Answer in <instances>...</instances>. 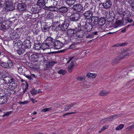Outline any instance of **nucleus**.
Masks as SVG:
<instances>
[{
  "mask_svg": "<svg viewBox=\"0 0 134 134\" xmlns=\"http://www.w3.org/2000/svg\"><path fill=\"white\" fill-rule=\"evenodd\" d=\"M127 21L128 22L131 23L133 21V20L132 18H128L127 19Z\"/></svg>",
  "mask_w": 134,
  "mask_h": 134,
  "instance_id": "obj_50",
  "label": "nucleus"
},
{
  "mask_svg": "<svg viewBox=\"0 0 134 134\" xmlns=\"http://www.w3.org/2000/svg\"><path fill=\"white\" fill-rule=\"evenodd\" d=\"M109 93V92H106L105 91L102 90L99 93V94L101 96H105Z\"/></svg>",
  "mask_w": 134,
  "mask_h": 134,
  "instance_id": "obj_29",
  "label": "nucleus"
},
{
  "mask_svg": "<svg viewBox=\"0 0 134 134\" xmlns=\"http://www.w3.org/2000/svg\"><path fill=\"white\" fill-rule=\"evenodd\" d=\"M80 17V13L76 12H72L70 16V19L71 21L76 22L79 20Z\"/></svg>",
  "mask_w": 134,
  "mask_h": 134,
  "instance_id": "obj_4",
  "label": "nucleus"
},
{
  "mask_svg": "<svg viewBox=\"0 0 134 134\" xmlns=\"http://www.w3.org/2000/svg\"><path fill=\"white\" fill-rule=\"evenodd\" d=\"M37 5L40 7L44 6V0H38L37 3Z\"/></svg>",
  "mask_w": 134,
  "mask_h": 134,
  "instance_id": "obj_25",
  "label": "nucleus"
},
{
  "mask_svg": "<svg viewBox=\"0 0 134 134\" xmlns=\"http://www.w3.org/2000/svg\"><path fill=\"white\" fill-rule=\"evenodd\" d=\"M133 80H134V79H133L132 80H130V81L128 83H126V86H130L131 84V82H132L133 81Z\"/></svg>",
  "mask_w": 134,
  "mask_h": 134,
  "instance_id": "obj_46",
  "label": "nucleus"
},
{
  "mask_svg": "<svg viewBox=\"0 0 134 134\" xmlns=\"http://www.w3.org/2000/svg\"><path fill=\"white\" fill-rule=\"evenodd\" d=\"M112 2L110 0H106L103 3H100L99 4V6H103L101 8H104L106 9H108L111 7L112 5Z\"/></svg>",
  "mask_w": 134,
  "mask_h": 134,
  "instance_id": "obj_5",
  "label": "nucleus"
},
{
  "mask_svg": "<svg viewBox=\"0 0 134 134\" xmlns=\"http://www.w3.org/2000/svg\"><path fill=\"white\" fill-rule=\"evenodd\" d=\"M11 37L12 38H13L14 39H16L17 38V35H11Z\"/></svg>",
  "mask_w": 134,
  "mask_h": 134,
  "instance_id": "obj_49",
  "label": "nucleus"
},
{
  "mask_svg": "<svg viewBox=\"0 0 134 134\" xmlns=\"http://www.w3.org/2000/svg\"><path fill=\"white\" fill-rule=\"evenodd\" d=\"M1 27L4 29H7L6 25H4V24H3L1 25Z\"/></svg>",
  "mask_w": 134,
  "mask_h": 134,
  "instance_id": "obj_52",
  "label": "nucleus"
},
{
  "mask_svg": "<svg viewBox=\"0 0 134 134\" xmlns=\"http://www.w3.org/2000/svg\"><path fill=\"white\" fill-rule=\"evenodd\" d=\"M26 77L28 79H32V78H31V77L30 76H29V75H26Z\"/></svg>",
  "mask_w": 134,
  "mask_h": 134,
  "instance_id": "obj_62",
  "label": "nucleus"
},
{
  "mask_svg": "<svg viewBox=\"0 0 134 134\" xmlns=\"http://www.w3.org/2000/svg\"><path fill=\"white\" fill-rule=\"evenodd\" d=\"M75 44H72L70 45L69 47V49H71L75 48Z\"/></svg>",
  "mask_w": 134,
  "mask_h": 134,
  "instance_id": "obj_48",
  "label": "nucleus"
},
{
  "mask_svg": "<svg viewBox=\"0 0 134 134\" xmlns=\"http://www.w3.org/2000/svg\"><path fill=\"white\" fill-rule=\"evenodd\" d=\"M82 41V40H80V39H79L78 40H77L76 41L77 42L76 43H81Z\"/></svg>",
  "mask_w": 134,
  "mask_h": 134,
  "instance_id": "obj_64",
  "label": "nucleus"
},
{
  "mask_svg": "<svg viewBox=\"0 0 134 134\" xmlns=\"http://www.w3.org/2000/svg\"><path fill=\"white\" fill-rule=\"evenodd\" d=\"M76 104V102H74L71 103L70 104L68 105L65 106V107L64 108L63 111H65L68 110L70 108L72 107L74 105H75Z\"/></svg>",
  "mask_w": 134,
  "mask_h": 134,
  "instance_id": "obj_20",
  "label": "nucleus"
},
{
  "mask_svg": "<svg viewBox=\"0 0 134 134\" xmlns=\"http://www.w3.org/2000/svg\"><path fill=\"white\" fill-rule=\"evenodd\" d=\"M105 123H107L109 122V121H111L110 120L109 117H107L105 119H103Z\"/></svg>",
  "mask_w": 134,
  "mask_h": 134,
  "instance_id": "obj_43",
  "label": "nucleus"
},
{
  "mask_svg": "<svg viewBox=\"0 0 134 134\" xmlns=\"http://www.w3.org/2000/svg\"><path fill=\"white\" fill-rule=\"evenodd\" d=\"M89 21L95 27L96 25L98 24L99 18L97 16H93Z\"/></svg>",
  "mask_w": 134,
  "mask_h": 134,
  "instance_id": "obj_8",
  "label": "nucleus"
},
{
  "mask_svg": "<svg viewBox=\"0 0 134 134\" xmlns=\"http://www.w3.org/2000/svg\"><path fill=\"white\" fill-rule=\"evenodd\" d=\"M66 50V49H64L62 50H59V53H63L65 52Z\"/></svg>",
  "mask_w": 134,
  "mask_h": 134,
  "instance_id": "obj_58",
  "label": "nucleus"
},
{
  "mask_svg": "<svg viewBox=\"0 0 134 134\" xmlns=\"http://www.w3.org/2000/svg\"><path fill=\"white\" fill-rule=\"evenodd\" d=\"M54 6V5L53 6H51L49 7L45 6L44 8V9L45 10L51 11H56L57 9Z\"/></svg>",
  "mask_w": 134,
  "mask_h": 134,
  "instance_id": "obj_18",
  "label": "nucleus"
},
{
  "mask_svg": "<svg viewBox=\"0 0 134 134\" xmlns=\"http://www.w3.org/2000/svg\"><path fill=\"white\" fill-rule=\"evenodd\" d=\"M76 29H68L66 31V33L69 36H74L76 34Z\"/></svg>",
  "mask_w": 134,
  "mask_h": 134,
  "instance_id": "obj_12",
  "label": "nucleus"
},
{
  "mask_svg": "<svg viewBox=\"0 0 134 134\" xmlns=\"http://www.w3.org/2000/svg\"><path fill=\"white\" fill-rule=\"evenodd\" d=\"M86 76L89 78L93 79L95 78L96 75V74L91 73H88L87 74Z\"/></svg>",
  "mask_w": 134,
  "mask_h": 134,
  "instance_id": "obj_26",
  "label": "nucleus"
},
{
  "mask_svg": "<svg viewBox=\"0 0 134 134\" xmlns=\"http://www.w3.org/2000/svg\"><path fill=\"white\" fill-rule=\"evenodd\" d=\"M107 126H105V125H104L103 126V128L102 129H103V130H104L105 129H107Z\"/></svg>",
  "mask_w": 134,
  "mask_h": 134,
  "instance_id": "obj_59",
  "label": "nucleus"
},
{
  "mask_svg": "<svg viewBox=\"0 0 134 134\" xmlns=\"http://www.w3.org/2000/svg\"><path fill=\"white\" fill-rule=\"evenodd\" d=\"M124 126V125L122 124L119 125L116 128L115 130H119L123 128Z\"/></svg>",
  "mask_w": 134,
  "mask_h": 134,
  "instance_id": "obj_32",
  "label": "nucleus"
},
{
  "mask_svg": "<svg viewBox=\"0 0 134 134\" xmlns=\"http://www.w3.org/2000/svg\"><path fill=\"white\" fill-rule=\"evenodd\" d=\"M74 66L75 64L73 61H72L67 68L69 72L71 73L72 71Z\"/></svg>",
  "mask_w": 134,
  "mask_h": 134,
  "instance_id": "obj_17",
  "label": "nucleus"
},
{
  "mask_svg": "<svg viewBox=\"0 0 134 134\" xmlns=\"http://www.w3.org/2000/svg\"><path fill=\"white\" fill-rule=\"evenodd\" d=\"M84 27L83 25L80 24L76 28V35L79 38H82L85 36L86 35L85 31L83 30Z\"/></svg>",
  "mask_w": 134,
  "mask_h": 134,
  "instance_id": "obj_3",
  "label": "nucleus"
},
{
  "mask_svg": "<svg viewBox=\"0 0 134 134\" xmlns=\"http://www.w3.org/2000/svg\"><path fill=\"white\" fill-rule=\"evenodd\" d=\"M12 111H7L6 112L5 114H4L2 116L3 117H4L6 116H8L11 113Z\"/></svg>",
  "mask_w": 134,
  "mask_h": 134,
  "instance_id": "obj_44",
  "label": "nucleus"
},
{
  "mask_svg": "<svg viewBox=\"0 0 134 134\" xmlns=\"http://www.w3.org/2000/svg\"><path fill=\"white\" fill-rule=\"evenodd\" d=\"M129 3L132 10L134 11V0H130Z\"/></svg>",
  "mask_w": 134,
  "mask_h": 134,
  "instance_id": "obj_28",
  "label": "nucleus"
},
{
  "mask_svg": "<svg viewBox=\"0 0 134 134\" xmlns=\"http://www.w3.org/2000/svg\"><path fill=\"white\" fill-rule=\"evenodd\" d=\"M85 76H80L77 78V80L78 81H82L85 80Z\"/></svg>",
  "mask_w": 134,
  "mask_h": 134,
  "instance_id": "obj_35",
  "label": "nucleus"
},
{
  "mask_svg": "<svg viewBox=\"0 0 134 134\" xmlns=\"http://www.w3.org/2000/svg\"><path fill=\"white\" fill-rule=\"evenodd\" d=\"M95 36L93 35V34H89L87 36H86V38H96V36L94 37Z\"/></svg>",
  "mask_w": 134,
  "mask_h": 134,
  "instance_id": "obj_37",
  "label": "nucleus"
},
{
  "mask_svg": "<svg viewBox=\"0 0 134 134\" xmlns=\"http://www.w3.org/2000/svg\"><path fill=\"white\" fill-rule=\"evenodd\" d=\"M76 0H65V2L69 6L74 4Z\"/></svg>",
  "mask_w": 134,
  "mask_h": 134,
  "instance_id": "obj_23",
  "label": "nucleus"
},
{
  "mask_svg": "<svg viewBox=\"0 0 134 134\" xmlns=\"http://www.w3.org/2000/svg\"><path fill=\"white\" fill-rule=\"evenodd\" d=\"M74 58V57H72L70 58H69V60L66 63V64H68Z\"/></svg>",
  "mask_w": 134,
  "mask_h": 134,
  "instance_id": "obj_56",
  "label": "nucleus"
},
{
  "mask_svg": "<svg viewBox=\"0 0 134 134\" xmlns=\"http://www.w3.org/2000/svg\"><path fill=\"white\" fill-rule=\"evenodd\" d=\"M6 74V72H4L3 73V74H2V73H1L0 75H1L2 77L3 78H5V79L7 80V81L8 82L9 81V79L10 78V77H7L5 75V74Z\"/></svg>",
  "mask_w": 134,
  "mask_h": 134,
  "instance_id": "obj_31",
  "label": "nucleus"
},
{
  "mask_svg": "<svg viewBox=\"0 0 134 134\" xmlns=\"http://www.w3.org/2000/svg\"><path fill=\"white\" fill-rule=\"evenodd\" d=\"M59 41L58 40L55 41L54 44V49H58Z\"/></svg>",
  "mask_w": 134,
  "mask_h": 134,
  "instance_id": "obj_34",
  "label": "nucleus"
},
{
  "mask_svg": "<svg viewBox=\"0 0 134 134\" xmlns=\"http://www.w3.org/2000/svg\"><path fill=\"white\" fill-rule=\"evenodd\" d=\"M108 21L109 22H112L114 19L115 18L112 16L108 15L107 17Z\"/></svg>",
  "mask_w": 134,
  "mask_h": 134,
  "instance_id": "obj_27",
  "label": "nucleus"
},
{
  "mask_svg": "<svg viewBox=\"0 0 134 134\" xmlns=\"http://www.w3.org/2000/svg\"><path fill=\"white\" fill-rule=\"evenodd\" d=\"M0 65L5 68H8V63L5 62L0 63Z\"/></svg>",
  "mask_w": 134,
  "mask_h": 134,
  "instance_id": "obj_30",
  "label": "nucleus"
},
{
  "mask_svg": "<svg viewBox=\"0 0 134 134\" xmlns=\"http://www.w3.org/2000/svg\"><path fill=\"white\" fill-rule=\"evenodd\" d=\"M29 102V101L27 100H26L24 102H22L21 101H20L18 102L20 104H22V105H24L27 104Z\"/></svg>",
  "mask_w": 134,
  "mask_h": 134,
  "instance_id": "obj_41",
  "label": "nucleus"
},
{
  "mask_svg": "<svg viewBox=\"0 0 134 134\" xmlns=\"http://www.w3.org/2000/svg\"><path fill=\"white\" fill-rule=\"evenodd\" d=\"M26 8V5L24 3H21L19 4L18 7V10L20 11L25 10Z\"/></svg>",
  "mask_w": 134,
  "mask_h": 134,
  "instance_id": "obj_13",
  "label": "nucleus"
},
{
  "mask_svg": "<svg viewBox=\"0 0 134 134\" xmlns=\"http://www.w3.org/2000/svg\"><path fill=\"white\" fill-rule=\"evenodd\" d=\"M67 73L66 70H64L61 69L59 70V74H62L64 75H65Z\"/></svg>",
  "mask_w": 134,
  "mask_h": 134,
  "instance_id": "obj_38",
  "label": "nucleus"
},
{
  "mask_svg": "<svg viewBox=\"0 0 134 134\" xmlns=\"http://www.w3.org/2000/svg\"><path fill=\"white\" fill-rule=\"evenodd\" d=\"M30 92L31 94L32 95H34L36 94L38 92H39V91H37L35 89H34L30 91Z\"/></svg>",
  "mask_w": 134,
  "mask_h": 134,
  "instance_id": "obj_33",
  "label": "nucleus"
},
{
  "mask_svg": "<svg viewBox=\"0 0 134 134\" xmlns=\"http://www.w3.org/2000/svg\"><path fill=\"white\" fill-rule=\"evenodd\" d=\"M38 46L39 48H36V49L37 50H40L41 49H42L43 51L47 49H49V46L45 43H43L41 47L40 45H38Z\"/></svg>",
  "mask_w": 134,
  "mask_h": 134,
  "instance_id": "obj_14",
  "label": "nucleus"
},
{
  "mask_svg": "<svg viewBox=\"0 0 134 134\" xmlns=\"http://www.w3.org/2000/svg\"><path fill=\"white\" fill-rule=\"evenodd\" d=\"M19 0H10L5 2L4 4V10L6 12L12 10L15 8V4Z\"/></svg>",
  "mask_w": 134,
  "mask_h": 134,
  "instance_id": "obj_2",
  "label": "nucleus"
},
{
  "mask_svg": "<svg viewBox=\"0 0 134 134\" xmlns=\"http://www.w3.org/2000/svg\"><path fill=\"white\" fill-rule=\"evenodd\" d=\"M100 123L101 124H104L105 123L104 122V121L103 119H102L100 121Z\"/></svg>",
  "mask_w": 134,
  "mask_h": 134,
  "instance_id": "obj_60",
  "label": "nucleus"
},
{
  "mask_svg": "<svg viewBox=\"0 0 134 134\" xmlns=\"http://www.w3.org/2000/svg\"><path fill=\"white\" fill-rule=\"evenodd\" d=\"M7 97L6 96H2L0 97V104H2L5 103L7 100Z\"/></svg>",
  "mask_w": 134,
  "mask_h": 134,
  "instance_id": "obj_21",
  "label": "nucleus"
},
{
  "mask_svg": "<svg viewBox=\"0 0 134 134\" xmlns=\"http://www.w3.org/2000/svg\"><path fill=\"white\" fill-rule=\"evenodd\" d=\"M122 114H116V115H111L109 116V117L110 120L111 121L113 119H114L116 118L121 116Z\"/></svg>",
  "mask_w": 134,
  "mask_h": 134,
  "instance_id": "obj_24",
  "label": "nucleus"
},
{
  "mask_svg": "<svg viewBox=\"0 0 134 134\" xmlns=\"http://www.w3.org/2000/svg\"><path fill=\"white\" fill-rule=\"evenodd\" d=\"M133 128H132V127H131V126H130L127 127V129L129 131H130Z\"/></svg>",
  "mask_w": 134,
  "mask_h": 134,
  "instance_id": "obj_57",
  "label": "nucleus"
},
{
  "mask_svg": "<svg viewBox=\"0 0 134 134\" xmlns=\"http://www.w3.org/2000/svg\"><path fill=\"white\" fill-rule=\"evenodd\" d=\"M59 45H60V47H59V49L62 47L63 46L68 43V41L66 40L64 38H63L62 37H59Z\"/></svg>",
  "mask_w": 134,
  "mask_h": 134,
  "instance_id": "obj_11",
  "label": "nucleus"
},
{
  "mask_svg": "<svg viewBox=\"0 0 134 134\" xmlns=\"http://www.w3.org/2000/svg\"><path fill=\"white\" fill-rule=\"evenodd\" d=\"M30 99L33 103H34L35 102H37V100H35V99H34L33 98H30Z\"/></svg>",
  "mask_w": 134,
  "mask_h": 134,
  "instance_id": "obj_53",
  "label": "nucleus"
},
{
  "mask_svg": "<svg viewBox=\"0 0 134 134\" xmlns=\"http://www.w3.org/2000/svg\"><path fill=\"white\" fill-rule=\"evenodd\" d=\"M129 55V53H126L123 55H120L119 56L116 57L114 60V63L116 64L118 63H119L120 61V60L124 58V57H126L127 58Z\"/></svg>",
  "mask_w": 134,
  "mask_h": 134,
  "instance_id": "obj_7",
  "label": "nucleus"
},
{
  "mask_svg": "<svg viewBox=\"0 0 134 134\" xmlns=\"http://www.w3.org/2000/svg\"><path fill=\"white\" fill-rule=\"evenodd\" d=\"M128 43L127 42L119 43V46H126Z\"/></svg>",
  "mask_w": 134,
  "mask_h": 134,
  "instance_id": "obj_47",
  "label": "nucleus"
},
{
  "mask_svg": "<svg viewBox=\"0 0 134 134\" xmlns=\"http://www.w3.org/2000/svg\"><path fill=\"white\" fill-rule=\"evenodd\" d=\"M47 29H48L47 28H46V27H44L43 29V30L44 32H46Z\"/></svg>",
  "mask_w": 134,
  "mask_h": 134,
  "instance_id": "obj_63",
  "label": "nucleus"
},
{
  "mask_svg": "<svg viewBox=\"0 0 134 134\" xmlns=\"http://www.w3.org/2000/svg\"><path fill=\"white\" fill-rule=\"evenodd\" d=\"M84 13L83 15L84 18L87 20H90L92 17L93 13L92 11L90 10H86Z\"/></svg>",
  "mask_w": 134,
  "mask_h": 134,
  "instance_id": "obj_9",
  "label": "nucleus"
},
{
  "mask_svg": "<svg viewBox=\"0 0 134 134\" xmlns=\"http://www.w3.org/2000/svg\"><path fill=\"white\" fill-rule=\"evenodd\" d=\"M52 109V108H45L42 110V111H43L44 112H45L46 111H50Z\"/></svg>",
  "mask_w": 134,
  "mask_h": 134,
  "instance_id": "obj_42",
  "label": "nucleus"
},
{
  "mask_svg": "<svg viewBox=\"0 0 134 134\" xmlns=\"http://www.w3.org/2000/svg\"><path fill=\"white\" fill-rule=\"evenodd\" d=\"M9 81H8L9 82V84H11L12 83L13 84L14 82H13V80L14 79L13 78H12V77H10V78H9Z\"/></svg>",
  "mask_w": 134,
  "mask_h": 134,
  "instance_id": "obj_45",
  "label": "nucleus"
},
{
  "mask_svg": "<svg viewBox=\"0 0 134 134\" xmlns=\"http://www.w3.org/2000/svg\"><path fill=\"white\" fill-rule=\"evenodd\" d=\"M74 112L69 113V114H73L76 113V110H74Z\"/></svg>",
  "mask_w": 134,
  "mask_h": 134,
  "instance_id": "obj_61",
  "label": "nucleus"
},
{
  "mask_svg": "<svg viewBox=\"0 0 134 134\" xmlns=\"http://www.w3.org/2000/svg\"><path fill=\"white\" fill-rule=\"evenodd\" d=\"M125 12L123 11H118V13L122 18L124 17L125 15Z\"/></svg>",
  "mask_w": 134,
  "mask_h": 134,
  "instance_id": "obj_36",
  "label": "nucleus"
},
{
  "mask_svg": "<svg viewBox=\"0 0 134 134\" xmlns=\"http://www.w3.org/2000/svg\"><path fill=\"white\" fill-rule=\"evenodd\" d=\"M106 20L105 18L101 17L99 19L98 25L101 26L103 25L105 23Z\"/></svg>",
  "mask_w": 134,
  "mask_h": 134,
  "instance_id": "obj_19",
  "label": "nucleus"
},
{
  "mask_svg": "<svg viewBox=\"0 0 134 134\" xmlns=\"http://www.w3.org/2000/svg\"><path fill=\"white\" fill-rule=\"evenodd\" d=\"M4 83L6 84H9V82L7 81V80L5 79L4 80Z\"/></svg>",
  "mask_w": 134,
  "mask_h": 134,
  "instance_id": "obj_54",
  "label": "nucleus"
},
{
  "mask_svg": "<svg viewBox=\"0 0 134 134\" xmlns=\"http://www.w3.org/2000/svg\"><path fill=\"white\" fill-rule=\"evenodd\" d=\"M68 26V24H67V23H65V24H64L60 26V27H59V28L61 29L60 30H61L63 31H65L66 30Z\"/></svg>",
  "mask_w": 134,
  "mask_h": 134,
  "instance_id": "obj_22",
  "label": "nucleus"
},
{
  "mask_svg": "<svg viewBox=\"0 0 134 134\" xmlns=\"http://www.w3.org/2000/svg\"><path fill=\"white\" fill-rule=\"evenodd\" d=\"M124 20H119L115 22L114 25V28H116L124 25L123 22Z\"/></svg>",
  "mask_w": 134,
  "mask_h": 134,
  "instance_id": "obj_16",
  "label": "nucleus"
},
{
  "mask_svg": "<svg viewBox=\"0 0 134 134\" xmlns=\"http://www.w3.org/2000/svg\"><path fill=\"white\" fill-rule=\"evenodd\" d=\"M53 40L51 37H48L46 39V43L49 47L53 44Z\"/></svg>",
  "mask_w": 134,
  "mask_h": 134,
  "instance_id": "obj_15",
  "label": "nucleus"
},
{
  "mask_svg": "<svg viewBox=\"0 0 134 134\" xmlns=\"http://www.w3.org/2000/svg\"><path fill=\"white\" fill-rule=\"evenodd\" d=\"M128 70H127V71H124L123 72V74L124 75H127V74L128 73Z\"/></svg>",
  "mask_w": 134,
  "mask_h": 134,
  "instance_id": "obj_55",
  "label": "nucleus"
},
{
  "mask_svg": "<svg viewBox=\"0 0 134 134\" xmlns=\"http://www.w3.org/2000/svg\"><path fill=\"white\" fill-rule=\"evenodd\" d=\"M90 4L87 2L83 3H77L73 5L72 9L78 13H83L86 10L90 9Z\"/></svg>",
  "mask_w": 134,
  "mask_h": 134,
  "instance_id": "obj_1",
  "label": "nucleus"
},
{
  "mask_svg": "<svg viewBox=\"0 0 134 134\" xmlns=\"http://www.w3.org/2000/svg\"><path fill=\"white\" fill-rule=\"evenodd\" d=\"M60 3L59 4V12L62 13H64L67 12L69 10L68 7L64 5L63 6V5H62V4H64L62 2L61 4Z\"/></svg>",
  "mask_w": 134,
  "mask_h": 134,
  "instance_id": "obj_10",
  "label": "nucleus"
},
{
  "mask_svg": "<svg viewBox=\"0 0 134 134\" xmlns=\"http://www.w3.org/2000/svg\"><path fill=\"white\" fill-rule=\"evenodd\" d=\"M22 52V50L20 49H19L17 51V53L19 55L21 54Z\"/></svg>",
  "mask_w": 134,
  "mask_h": 134,
  "instance_id": "obj_51",
  "label": "nucleus"
},
{
  "mask_svg": "<svg viewBox=\"0 0 134 134\" xmlns=\"http://www.w3.org/2000/svg\"><path fill=\"white\" fill-rule=\"evenodd\" d=\"M85 24L83 27L85 31L86 32H89L93 29H94L95 28L93 25H92V24L89 21L88 22L87 21L85 22Z\"/></svg>",
  "mask_w": 134,
  "mask_h": 134,
  "instance_id": "obj_6",
  "label": "nucleus"
},
{
  "mask_svg": "<svg viewBox=\"0 0 134 134\" xmlns=\"http://www.w3.org/2000/svg\"><path fill=\"white\" fill-rule=\"evenodd\" d=\"M60 20L59 21V27H60V26L61 25L63 24H65V23H66V22L65 21V19L64 18L63 20H60Z\"/></svg>",
  "mask_w": 134,
  "mask_h": 134,
  "instance_id": "obj_39",
  "label": "nucleus"
},
{
  "mask_svg": "<svg viewBox=\"0 0 134 134\" xmlns=\"http://www.w3.org/2000/svg\"><path fill=\"white\" fill-rule=\"evenodd\" d=\"M8 68H10L12 69L14 68V66H13V64L10 61L9 62V63H8Z\"/></svg>",
  "mask_w": 134,
  "mask_h": 134,
  "instance_id": "obj_40",
  "label": "nucleus"
}]
</instances>
